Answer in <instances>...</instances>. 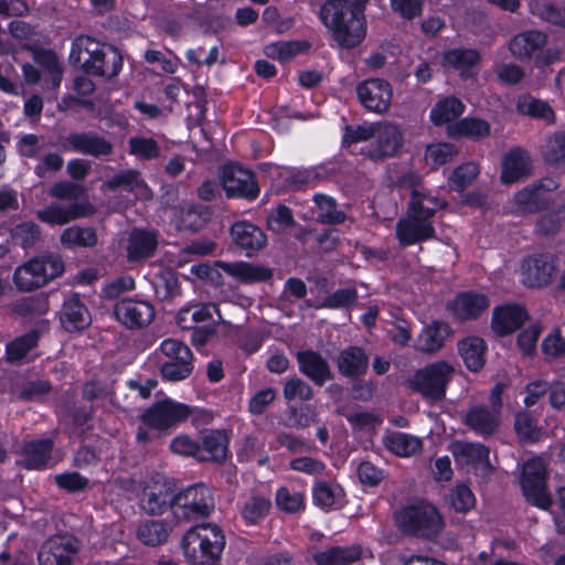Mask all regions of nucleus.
Here are the masks:
<instances>
[{"label":"nucleus","instance_id":"nucleus-1","mask_svg":"<svg viewBox=\"0 0 565 565\" xmlns=\"http://www.w3.org/2000/svg\"><path fill=\"white\" fill-rule=\"evenodd\" d=\"M68 62L85 75L106 81L116 78L124 66L122 54L115 45L88 35H78L72 41Z\"/></svg>","mask_w":565,"mask_h":565},{"label":"nucleus","instance_id":"nucleus-2","mask_svg":"<svg viewBox=\"0 0 565 565\" xmlns=\"http://www.w3.org/2000/svg\"><path fill=\"white\" fill-rule=\"evenodd\" d=\"M351 7V0H326L318 12L320 22L343 49L359 46L366 34V25L362 24Z\"/></svg>","mask_w":565,"mask_h":565},{"label":"nucleus","instance_id":"nucleus-3","mask_svg":"<svg viewBox=\"0 0 565 565\" xmlns=\"http://www.w3.org/2000/svg\"><path fill=\"white\" fill-rule=\"evenodd\" d=\"M225 546V534L215 523L192 526L181 540L183 555L191 565H220Z\"/></svg>","mask_w":565,"mask_h":565},{"label":"nucleus","instance_id":"nucleus-4","mask_svg":"<svg viewBox=\"0 0 565 565\" xmlns=\"http://www.w3.org/2000/svg\"><path fill=\"white\" fill-rule=\"evenodd\" d=\"M396 527L408 537L433 540L445 526L437 507L427 500L418 499L394 512Z\"/></svg>","mask_w":565,"mask_h":565},{"label":"nucleus","instance_id":"nucleus-5","mask_svg":"<svg viewBox=\"0 0 565 565\" xmlns=\"http://www.w3.org/2000/svg\"><path fill=\"white\" fill-rule=\"evenodd\" d=\"M64 271L62 256L46 253L19 266L13 274V282L20 291H33L62 276Z\"/></svg>","mask_w":565,"mask_h":565},{"label":"nucleus","instance_id":"nucleus-6","mask_svg":"<svg viewBox=\"0 0 565 565\" xmlns=\"http://www.w3.org/2000/svg\"><path fill=\"white\" fill-rule=\"evenodd\" d=\"M455 369L444 360L431 362L415 371L407 380L408 388L434 404L446 397Z\"/></svg>","mask_w":565,"mask_h":565},{"label":"nucleus","instance_id":"nucleus-7","mask_svg":"<svg viewBox=\"0 0 565 565\" xmlns=\"http://www.w3.org/2000/svg\"><path fill=\"white\" fill-rule=\"evenodd\" d=\"M163 359L160 361L161 377L170 382L188 379L193 370V353L183 342L175 339H164L160 343Z\"/></svg>","mask_w":565,"mask_h":565},{"label":"nucleus","instance_id":"nucleus-8","mask_svg":"<svg viewBox=\"0 0 565 565\" xmlns=\"http://www.w3.org/2000/svg\"><path fill=\"white\" fill-rule=\"evenodd\" d=\"M174 509L178 521L204 518L214 510V498L207 486L195 483L177 491Z\"/></svg>","mask_w":565,"mask_h":565},{"label":"nucleus","instance_id":"nucleus-9","mask_svg":"<svg viewBox=\"0 0 565 565\" xmlns=\"http://www.w3.org/2000/svg\"><path fill=\"white\" fill-rule=\"evenodd\" d=\"M192 414V408L169 397L157 401L140 415L141 423L159 431L168 430L185 422Z\"/></svg>","mask_w":565,"mask_h":565},{"label":"nucleus","instance_id":"nucleus-10","mask_svg":"<svg viewBox=\"0 0 565 565\" xmlns=\"http://www.w3.org/2000/svg\"><path fill=\"white\" fill-rule=\"evenodd\" d=\"M559 259L550 252H540L523 258L521 264L522 282L529 288L550 286L558 273Z\"/></svg>","mask_w":565,"mask_h":565},{"label":"nucleus","instance_id":"nucleus-11","mask_svg":"<svg viewBox=\"0 0 565 565\" xmlns=\"http://www.w3.org/2000/svg\"><path fill=\"white\" fill-rule=\"evenodd\" d=\"M220 179L228 199L255 201L260 193L257 175L254 171L237 164H226L222 168Z\"/></svg>","mask_w":565,"mask_h":565},{"label":"nucleus","instance_id":"nucleus-12","mask_svg":"<svg viewBox=\"0 0 565 565\" xmlns=\"http://www.w3.org/2000/svg\"><path fill=\"white\" fill-rule=\"evenodd\" d=\"M520 484L522 493L530 504L546 510L553 500L546 490V469L541 460H527L522 469Z\"/></svg>","mask_w":565,"mask_h":565},{"label":"nucleus","instance_id":"nucleus-13","mask_svg":"<svg viewBox=\"0 0 565 565\" xmlns=\"http://www.w3.org/2000/svg\"><path fill=\"white\" fill-rule=\"evenodd\" d=\"M177 487L170 479H156L148 482L141 492L140 507L150 515H161L170 510L175 516Z\"/></svg>","mask_w":565,"mask_h":565},{"label":"nucleus","instance_id":"nucleus-14","mask_svg":"<svg viewBox=\"0 0 565 565\" xmlns=\"http://www.w3.org/2000/svg\"><path fill=\"white\" fill-rule=\"evenodd\" d=\"M374 141L361 148L360 153L373 161L382 162L395 157L403 146V134L394 124H377Z\"/></svg>","mask_w":565,"mask_h":565},{"label":"nucleus","instance_id":"nucleus-15","mask_svg":"<svg viewBox=\"0 0 565 565\" xmlns=\"http://www.w3.org/2000/svg\"><path fill=\"white\" fill-rule=\"evenodd\" d=\"M60 147L66 152H77L96 159L107 158L114 152L110 140L96 131H75L60 139Z\"/></svg>","mask_w":565,"mask_h":565},{"label":"nucleus","instance_id":"nucleus-16","mask_svg":"<svg viewBox=\"0 0 565 565\" xmlns=\"http://www.w3.org/2000/svg\"><path fill=\"white\" fill-rule=\"evenodd\" d=\"M78 540L70 534L54 535L41 546L39 565H73L78 553Z\"/></svg>","mask_w":565,"mask_h":565},{"label":"nucleus","instance_id":"nucleus-17","mask_svg":"<svg viewBox=\"0 0 565 565\" xmlns=\"http://www.w3.org/2000/svg\"><path fill=\"white\" fill-rule=\"evenodd\" d=\"M489 307V297L475 290L458 291L446 306L452 318L459 322L478 320Z\"/></svg>","mask_w":565,"mask_h":565},{"label":"nucleus","instance_id":"nucleus-18","mask_svg":"<svg viewBox=\"0 0 565 565\" xmlns=\"http://www.w3.org/2000/svg\"><path fill=\"white\" fill-rule=\"evenodd\" d=\"M114 315L127 329L139 330L151 323L154 308L146 300L122 298L115 303Z\"/></svg>","mask_w":565,"mask_h":565},{"label":"nucleus","instance_id":"nucleus-19","mask_svg":"<svg viewBox=\"0 0 565 565\" xmlns=\"http://www.w3.org/2000/svg\"><path fill=\"white\" fill-rule=\"evenodd\" d=\"M395 236L402 247L413 246L437 238L433 221L412 215L401 217L395 226Z\"/></svg>","mask_w":565,"mask_h":565},{"label":"nucleus","instance_id":"nucleus-20","mask_svg":"<svg viewBox=\"0 0 565 565\" xmlns=\"http://www.w3.org/2000/svg\"><path fill=\"white\" fill-rule=\"evenodd\" d=\"M360 103L370 111L382 114L391 105L392 87L383 78H369L356 85Z\"/></svg>","mask_w":565,"mask_h":565},{"label":"nucleus","instance_id":"nucleus-21","mask_svg":"<svg viewBox=\"0 0 565 565\" xmlns=\"http://www.w3.org/2000/svg\"><path fill=\"white\" fill-rule=\"evenodd\" d=\"M62 328L67 332H78L92 323L90 312L78 292H71L58 312Z\"/></svg>","mask_w":565,"mask_h":565},{"label":"nucleus","instance_id":"nucleus-22","mask_svg":"<svg viewBox=\"0 0 565 565\" xmlns=\"http://www.w3.org/2000/svg\"><path fill=\"white\" fill-rule=\"evenodd\" d=\"M529 319L526 309L516 303L497 306L492 311L491 329L499 337L518 331Z\"/></svg>","mask_w":565,"mask_h":565},{"label":"nucleus","instance_id":"nucleus-23","mask_svg":"<svg viewBox=\"0 0 565 565\" xmlns=\"http://www.w3.org/2000/svg\"><path fill=\"white\" fill-rule=\"evenodd\" d=\"M233 242L244 250L245 256L253 257L267 245V236L260 227L248 221H237L230 230Z\"/></svg>","mask_w":565,"mask_h":565},{"label":"nucleus","instance_id":"nucleus-24","mask_svg":"<svg viewBox=\"0 0 565 565\" xmlns=\"http://www.w3.org/2000/svg\"><path fill=\"white\" fill-rule=\"evenodd\" d=\"M93 207L89 203L73 202L67 206L52 203L46 207L36 211V217L50 226L65 225L72 221L90 215Z\"/></svg>","mask_w":565,"mask_h":565},{"label":"nucleus","instance_id":"nucleus-25","mask_svg":"<svg viewBox=\"0 0 565 565\" xmlns=\"http://www.w3.org/2000/svg\"><path fill=\"white\" fill-rule=\"evenodd\" d=\"M299 371L315 385L321 387L334 379L328 361L317 351L305 350L296 354Z\"/></svg>","mask_w":565,"mask_h":565},{"label":"nucleus","instance_id":"nucleus-26","mask_svg":"<svg viewBox=\"0 0 565 565\" xmlns=\"http://www.w3.org/2000/svg\"><path fill=\"white\" fill-rule=\"evenodd\" d=\"M158 233L135 227L128 235L126 256L128 262L138 263L152 257L158 248Z\"/></svg>","mask_w":565,"mask_h":565},{"label":"nucleus","instance_id":"nucleus-27","mask_svg":"<svg viewBox=\"0 0 565 565\" xmlns=\"http://www.w3.org/2000/svg\"><path fill=\"white\" fill-rule=\"evenodd\" d=\"M199 461L224 462L228 455L230 437L224 429L201 431Z\"/></svg>","mask_w":565,"mask_h":565},{"label":"nucleus","instance_id":"nucleus-28","mask_svg":"<svg viewBox=\"0 0 565 565\" xmlns=\"http://www.w3.org/2000/svg\"><path fill=\"white\" fill-rule=\"evenodd\" d=\"M369 363L367 354L358 345H349L341 350L335 359L338 372L351 380L363 377L369 370Z\"/></svg>","mask_w":565,"mask_h":565},{"label":"nucleus","instance_id":"nucleus-29","mask_svg":"<svg viewBox=\"0 0 565 565\" xmlns=\"http://www.w3.org/2000/svg\"><path fill=\"white\" fill-rule=\"evenodd\" d=\"M446 206V200L433 195L429 191L413 189L407 203L406 214L433 221L436 213Z\"/></svg>","mask_w":565,"mask_h":565},{"label":"nucleus","instance_id":"nucleus-30","mask_svg":"<svg viewBox=\"0 0 565 565\" xmlns=\"http://www.w3.org/2000/svg\"><path fill=\"white\" fill-rule=\"evenodd\" d=\"M499 423L498 415L486 405L470 407L463 417V424L483 438L492 436Z\"/></svg>","mask_w":565,"mask_h":565},{"label":"nucleus","instance_id":"nucleus-31","mask_svg":"<svg viewBox=\"0 0 565 565\" xmlns=\"http://www.w3.org/2000/svg\"><path fill=\"white\" fill-rule=\"evenodd\" d=\"M362 557V548L358 544L349 546H330L324 551L311 553L312 562L316 565H352Z\"/></svg>","mask_w":565,"mask_h":565},{"label":"nucleus","instance_id":"nucleus-32","mask_svg":"<svg viewBox=\"0 0 565 565\" xmlns=\"http://www.w3.org/2000/svg\"><path fill=\"white\" fill-rule=\"evenodd\" d=\"M447 134L452 139L467 138L480 141L490 136L491 125L486 119L467 116L448 125Z\"/></svg>","mask_w":565,"mask_h":565},{"label":"nucleus","instance_id":"nucleus-33","mask_svg":"<svg viewBox=\"0 0 565 565\" xmlns=\"http://www.w3.org/2000/svg\"><path fill=\"white\" fill-rule=\"evenodd\" d=\"M54 443L50 438L33 439L23 446V466L28 470L46 469L52 456Z\"/></svg>","mask_w":565,"mask_h":565},{"label":"nucleus","instance_id":"nucleus-34","mask_svg":"<svg viewBox=\"0 0 565 565\" xmlns=\"http://www.w3.org/2000/svg\"><path fill=\"white\" fill-rule=\"evenodd\" d=\"M543 184L536 183L524 188L514 194V204L521 214H534L544 211L550 205Z\"/></svg>","mask_w":565,"mask_h":565},{"label":"nucleus","instance_id":"nucleus-35","mask_svg":"<svg viewBox=\"0 0 565 565\" xmlns=\"http://www.w3.org/2000/svg\"><path fill=\"white\" fill-rule=\"evenodd\" d=\"M172 532V524L167 520L147 519L140 521L136 536L146 546L156 547L163 545Z\"/></svg>","mask_w":565,"mask_h":565},{"label":"nucleus","instance_id":"nucleus-36","mask_svg":"<svg viewBox=\"0 0 565 565\" xmlns=\"http://www.w3.org/2000/svg\"><path fill=\"white\" fill-rule=\"evenodd\" d=\"M546 42L547 36L544 32L527 30L514 35L510 41L509 49L513 56L524 60L541 51Z\"/></svg>","mask_w":565,"mask_h":565},{"label":"nucleus","instance_id":"nucleus-37","mask_svg":"<svg viewBox=\"0 0 565 565\" xmlns=\"http://www.w3.org/2000/svg\"><path fill=\"white\" fill-rule=\"evenodd\" d=\"M466 109L461 99L456 96H446L440 98L430 109L429 119L436 127L451 125L459 120L458 118Z\"/></svg>","mask_w":565,"mask_h":565},{"label":"nucleus","instance_id":"nucleus-38","mask_svg":"<svg viewBox=\"0 0 565 565\" xmlns=\"http://www.w3.org/2000/svg\"><path fill=\"white\" fill-rule=\"evenodd\" d=\"M487 345L482 338L467 337L458 342V352L465 366L471 372H479L486 363Z\"/></svg>","mask_w":565,"mask_h":565},{"label":"nucleus","instance_id":"nucleus-39","mask_svg":"<svg viewBox=\"0 0 565 565\" xmlns=\"http://www.w3.org/2000/svg\"><path fill=\"white\" fill-rule=\"evenodd\" d=\"M450 326L440 320H434L425 326L418 337V349L425 353L438 352L450 335Z\"/></svg>","mask_w":565,"mask_h":565},{"label":"nucleus","instance_id":"nucleus-40","mask_svg":"<svg viewBox=\"0 0 565 565\" xmlns=\"http://www.w3.org/2000/svg\"><path fill=\"white\" fill-rule=\"evenodd\" d=\"M529 172V158L521 148L511 149L504 154L500 179L503 184H512Z\"/></svg>","mask_w":565,"mask_h":565},{"label":"nucleus","instance_id":"nucleus-41","mask_svg":"<svg viewBox=\"0 0 565 565\" xmlns=\"http://www.w3.org/2000/svg\"><path fill=\"white\" fill-rule=\"evenodd\" d=\"M63 246L73 249L77 247L92 248L98 243V235L92 226L73 225L66 227L60 236Z\"/></svg>","mask_w":565,"mask_h":565},{"label":"nucleus","instance_id":"nucleus-42","mask_svg":"<svg viewBox=\"0 0 565 565\" xmlns=\"http://www.w3.org/2000/svg\"><path fill=\"white\" fill-rule=\"evenodd\" d=\"M519 114L545 120L547 124H555V111L547 102L536 99L530 94L520 95L516 99Z\"/></svg>","mask_w":565,"mask_h":565},{"label":"nucleus","instance_id":"nucleus-43","mask_svg":"<svg viewBox=\"0 0 565 565\" xmlns=\"http://www.w3.org/2000/svg\"><path fill=\"white\" fill-rule=\"evenodd\" d=\"M40 333L31 330L6 344V360L14 364L21 362L39 344Z\"/></svg>","mask_w":565,"mask_h":565},{"label":"nucleus","instance_id":"nucleus-44","mask_svg":"<svg viewBox=\"0 0 565 565\" xmlns=\"http://www.w3.org/2000/svg\"><path fill=\"white\" fill-rule=\"evenodd\" d=\"M313 202L317 207V221L321 224L339 225L345 222L347 214L338 209L334 198L324 193H316Z\"/></svg>","mask_w":565,"mask_h":565},{"label":"nucleus","instance_id":"nucleus-45","mask_svg":"<svg viewBox=\"0 0 565 565\" xmlns=\"http://www.w3.org/2000/svg\"><path fill=\"white\" fill-rule=\"evenodd\" d=\"M271 501L260 494H253L246 500L241 510V516L247 526L260 524L269 514Z\"/></svg>","mask_w":565,"mask_h":565},{"label":"nucleus","instance_id":"nucleus-46","mask_svg":"<svg viewBox=\"0 0 565 565\" xmlns=\"http://www.w3.org/2000/svg\"><path fill=\"white\" fill-rule=\"evenodd\" d=\"M480 60L479 51L466 47L450 49L443 55L444 65L459 71L462 75L468 70L477 66Z\"/></svg>","mask_w":565,"mask_h":565},{"label":"nucleus","instance_id":"nucleus-47","mask_svg":"<svg viewBox=\"0 0 565 565\" xmlns=\"http://www.w3.org/2000/svg\"><path fill=\"white\" fill-rule=\"evenodd\" d=\"M228 273L242 284L266 282L273 277V270L269 267L245 262L231 265Z\"/></svg>","mask_w":565,"mask_h":565},{"label":"nucleus","instance_id":"nucleus-48","mask_svg":"<svg viewBox=\"0 0 565 565\" xmlns=\"http://www.w3.org/2000/svg\"><path fill=\"white\" fill-rule=\"evenodd\" d=\"M214 211L202 204H191L184 209L180 216V227L190 232H199L212 220Z\"/></svg>","mask_w":565,"mask_h":565},{"label":"nucleus","instance_id":"nucleus-49","mask_svg":"<svg viewBox=\"0 0 565 565\" xmlns=\"http://www.w3.org/2000/svg\"><path fill=\"white\" fill-rule=\"evenodd\" d=\"M385 447L398 457H409L419 452L423 443L419 438L402 431H394L386 436Z\"/></svg>","mask_w":565,"mask_h":565},{"label":"nucleus","instance_id":"nucleus-50","mask_svg":"<svg viewBox=\"0 0 565 565\" xmlns=\"http://www.w3.org/2000/svg\"><path fill=\"white\" fill-rule=\"evenodd\" d=\"M343 490L339 486L319 481L313 486V503L321 509H337L342 505Z\"/></svg>","mask_w":565,"mask_h":565},{"label":"nucleus","instance_id":"nucleus-51","mask_svg":"<svg viewBox=\"0 0 565 565\" xmlns=\"http://www.w3.org/2000/svg\"><path fill=\"white\" fill-rule=\"evenodd\" d=\"M320 179L315 168L294 169L284 177V188L288 191H301L315 186Z\"/></svg>","mask_w":565,"mask_h":565},{"label":"nucleus","instance_id":"nucleus-52","mask_svg":"<svg viewBox=\"0 0 565 565\" xmlns=\"http://www.w3.org/2000/svg\"><path fill=\"white\" fill-rule=\"evenodd\" d=\"M129 153L142 161L158 159L161 154V148L152 137L135 136L128 140Z\"/></svg>","mask_w":565,"mask_h":565},{"label":"nucleus","instance_id":"nucleus-53","mask_svg":"<svg viewBox=\"0 0 565 565\" xmlns=\"http://www.w3.org/2000/svg\"><path fill=\"white\" fill-rule=\"evenodd\" d=\"M514 430L522 443H535L541 437V428L530 412H519L514 418Z\"/></svg>","mask_w":565,"mask_h":565},{"label":"nucleus","instance_id":"nucleus-54","mask_svg":"<svg viewBox=\"0 0 565 565\" xmlns=\"http://www.w3.org/2000/svg\"><path fill=\"white\" fill-rule=\"evenodd\" d=\"M11 238L14 245L28 250L33 248L40 242L41 228L34 222H22L12 228Z\"/></svg>","mask_w":565,"mask_h":565},{"label":"nucleus","instance_id":"nucleus-55","mask_svg":"<svg viewBox=\"0 0 565 565\" xmlns=\"http://www.w3.org/2000/svg\"><path fill=\"white\" fill-rule=\"evenodd\" d=\"M542 154L546 163L565 167V130L555 131L546 140Z\"/></svg>","mask_w":565,"mask_h":565},{"label":"nucleus","instance_id":"nucleus-56","mask_svg":"<svg viewBox=\"0 0 565 565\" xmlns=\"http://www.w3.org/2000/svg\"><path fill=\"white\" fill-rule=\"evenodd\" d=\"M359 295L355 287L339 288L332 294L326 296L317 308L331 310L350 309L358 301Z\"/></svg>","mask_w":565,"mask_h":565},{"label":"nucleus","instance_id":"nucleus-57","mask_svg":"<svg viewBox=\"0 0 565 565\" xmlns=\"http://www.w3.org/2000/svg\"><path fill=\"white\" fill-rule=\"evenodd\" d=\"M376 125L377 124L345 125L343 128L341 147L348 149L358 142L369 141L376 134Z\"/></svg>","mask_w":565,"mask_h":565},{"label":"nucleus","instance_id":"nucleus-58","mask_svg":"<svg viewBox=\"0 0 565 565\" xmlns=\"http://www.w3.org/2000/svg\"><path fill=\"white\" fill-rule=\"evenodd\" d=\"M479 173L478 164L475 162H466L458 166L449 177L451 188L460 192L469 186Z\"/></svg>","mask_w":565,"mask_h":565},{"label":"nucleus","instance_id":"nucleus-59","mask_svg":"<svg viewBox=\"0 0 565 565\" xmlns=\"http://www.w3.org/2000/svg\"><path fill=\"white\" fill-rule=\"evenodd\" d=\"M282 395L287 402H291L297 398L306 402L312 398L313 392L308 383L297 376H294L286 380L282 387Z\"/></svg>","mask_w":565,"mask_h":565},{"label":"nucleus","instance_id":"nucleus-60","mask_svg":"<svg viewBox=\"0 0 565 565\" xmlns=\"http://www.w3.org/2000/svg\"><path fill=\"white\" fill-rule=\"evenodd\" d=\"M451 508L459 513H467L473 509L476 498L471 489L465 484H457L450 492Z\"/></svg>","mask_w":565,"mask_h":565},{"label":"nucleus","instance_id":"nucleus-61","mask_svg":"<svg viewBox=\"0 0 565 565\" xmlns=\"http://www.w3.org/2000/svg\"><path fill=\"white\" fill-rule=\"evenodd\" d=\"M266 221L268 230L274 233H281L295 224L292 212L285 204H278L275 212L270 213Z\"/></svg>","mask_w":565,"mask_h":565},{"label":"nucleus","instance_id":"nucleus-62","mask_svg":"<svg viewBox=\"0 0 565 565\" xmlns=\"http://www.w3.org/2000/svg\"><path fill=\"white\" fill-rule=\"evenodd\" d=\"M457 152L455 145L450 142H438L427 147L426 158L434 166L440 167L452 161Z\"/></svg>","mask_w":565,"mask_h":565},{"label":"nucleus","instance_id":"nucleus-63","mask_svg":"<svg viewBox=\"0 0 565 565\" xmlns=\"http://www.w3.org/2000/svg\"><path fill=\"white\" fill-rule=\"evenodd\" d=\"M541 350L546 358L557 359L565 355V339L558 328H554L542 341Z\"/></svg>","mask_w":565,"mask_h":565},{"label":"nucleus","instance_id":"nucleus-64","mask_svg":"<svg viewBox=\"0 0 565 565\" xmlns=\"http://www.w3.org/2000/svg\"><path fill=\"white\" fill-rule=\"evenodd\" d=\"M562 227L561 210H552L540 215L535 223V233L542 236L555 235Z\"/></svg>","mask_w":565,"mask_h":565}]
</instances>
